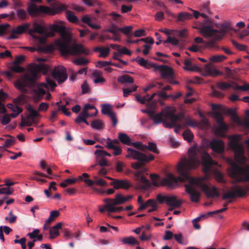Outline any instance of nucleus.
Segmentation results:
<instances>
[{
	"label": "nucleus",
	"instance_id": "21",
	"mask_svg": "<svg viewBox=\"0 0 249 249\" xmlns=\"http://www.w3.org/2000/svg\"><path fill=\"white\" fill-rule=\"evenodd\" d=\"M102 113L103 114L107 115L111 118L113 125L115 126L118 121L116 114L112 111L110 105L108 104H104L102 106Z\"/></svg>",
	"mask_w": 249,
	"mask_h": 249
},
{
	"label": "nucleus",
	"instance_id": "45",
	"mask_svg": "<svg viewBox=\"0 0 249 249\" xmlns=\"http://www.w3.org/2000/svg\"><path fill=\"white\" fill-rule=\"evenodd\" d=\"M182 135L184 139L187 141L188 142L192 141L194 138V135L190 130H186L183 133Z\"/></svg>",
	"mask_w": 249,
	"mask_h": 249
},
{
	"label": "nucleus",
	"instance_id": "18",
	"mask_svg": "<svg viewBox=\"0 0 249 249\" xmlns=\"http://www.w3.org/2000/svg\"><path fill=\"white\" fill-rule=\"evenodd\" d=\"M110 184L113 186V188L116 190L120 189L127 190L131 186L130 181L127 179H114L110 182Z\"/></svg>",
	"mask_w": 249,
	"mask_h": 249
},
{
	"label": "nucleus",
	"instance_id": "32",
	"mask_svg": "<svg viewBox=\"0 0 249 249\" xmlns=\"http://www.w3.org/2000/svg\"><path fill=\"white\" fill-rule=\"evenodd\" d=\"M235 197H241L246 194V191L240 186H236L232 188Z\"/></svg>",
	"mask_w": 249,
	"mask_h": 249
},
{
	"label": "nucleus",
	"instance_id": "14",
	"mask_svg": "<svg viewBox=\"0 0 249 249\" xmlns=\"http://www.w3.org/2000/svg\"><path fill=\"white\" fill-rule=\"evenodd\" d=\"M52 76L58 83L64 82L68 78L66 69L62 65H58L54 68L52 71Z\"/></svg>",
	"mask_w": 249,
	"mask_h": 249
},
{
	"label": "nucleus",
	"instance_id": "55",
	"mask_svg": "<svg viewBox=\"0 0 249 249\" xmlns=\"http://www.w3.org/2000/svg\"><path fill=\"white\" fill-rule=\"evenodd\" d=\"M184 125V126L189 125V126L194 127L197 125V123L195 120L188 118L186 119L185 123Z\"/></svg>",
	"mask_w": 249,
	"mask_h": 249
},
{
	"label": "nucleus",
	"instance_id": "4",
	"mask_svg": "<svg viewBox=\"0 0 249 249\" xmlns=\"http://www.w3.org/2000/svg\"><path fill=\"white\" fill-rule=\"evenodd\" d=\"M176 108L174 107L168 106L163 108L161 111L155 114L151 118L155 124L162 123L166 128H171L175 126L176 121L182 120L183 115L181 113L176 114Z\"/></svg>",
	"mask_w": 249,
	"mask_h": 249
},
{
	"label": "nucleus",
	"instance_id": "61",
	"mask_svg": "<svg viewBox=\"0 0 249 249\" xmlns=\"http://www.w3.org/2000/svg\"><path fill=\"white\" fill-rule=\"evenodd\" d=\"M234 197H235V195L234 194V193H233L232 189H231V190L225 193L222 196V198L223 199L232 198H234Z\"/></svg>",
	"mask_w": 249,
	"mask_h": 249
},
{
	"label": "nucleus",
	"instance_id": "52",
	"mask_svg": "<svg viewBox=\"0 0 249 249\" xmlns=\"http://www.w3.org/2000/svg\"><path fill=\"white\" fill-rule=\"evenodd\" d=\"M15 142V138L10 137L5 140L4 143L0 146L1 148H7L13 145Z\"/></svg>",
	"mask_w": 249,
	"mask_h": 249
},
{
	"label": "nucleus",
	"instance_id": "40",
	"mask_svg": "<svg viewBox=\"0 0 249 249\" xmlns=\"http://www.w3.org/2000/svg\"><path fill=\"white\" fill-rule=\"evenodd\" d=\"M91 126L92 128L97 130H101L103 129V123L99 120H96L92 121L91 124Z\"/></svg>",
	"mask_w": 249,
	"mask_h": 249
},
{
	"label": "nucleus",
	"instance_id": "59",
	"mask_svg": "<svg viewBox=\"0 0 249 249\" xmlns=\"http://www.w3.org/2000/svg\"><path fill=\"white\" fill-rule=\"evenodd\" d=\"M82 92L83 94H86L89 92V86L87 81H84L81 85Z\"/></svg>",
	"mask_w": 249,
	"mask_h": 249
},
{
	"label": "nucleus",
	"instance_id": "29",
	"mask_svg": "<svg viewBox=\"0 0 249 249\" xmlns=\"http://www.w3.org/2000/svg\"><path fill=\"white\" fill-rule=\"evenodd\" d=\"M118 138L120 141L123 144L130 145H131V139L125 133H120L118 135Z\"/></svg>",
	"mask_w": 249,
	"mask_h": 249
},
{
	"label": "nucleus",
	"instance_id": "62",
	"mask_svg": "<svg viewBox=\"0 0 249 249\" xmlns=\"http://www.w3.org/2000/svg\"><path fill=\"white\" fill-rule=\"evenodd\" d=\"M13 192V190L11 189L9 187H5V188H0V194H4V195H11Z\"/></svg>",
	"mask_w": 249,
	"mask_h": 249
},
{
	"label": "nucleus",
	"instance_id": "23",
	"mask_svg": "<svg viewBox=\"0 0 249 249\" xmlns=\"http://www.w3.org/2000/svg\"><path fill=\"white\" fill-rule=\"evenodd\" d=\"M203 75L205 76L215 77L220 74L211 64H206L203 68Z\"/></svg>",
	"mask_w": 249,
	"mask_h": 249
},
{
	"label": "nucleus",
	"instance_id": "37",
	"mask_svg": "<svg viewBox=\"0 0 249 249\" xmlns=\"http://www.w3.org/2000/svg\"><path fill=\"white\" fill-rule=\"evenodd\" d=\"M217 87L220 89L226 90L231 88L233 89V87H234V83L231 84L225 82H220L217 83Z\"/></svg>",
	"mask_w": 249,
	"mask_h": 249
},
{
	"label": "nucleus",
	"instance_id": "42",
	"mask_svg": "<svg viewBox=\"0 0 249 249\" xmlns=\"http://www.w3.org/2000/svg\"><path fill=\"white\" fill-rule=\"evenodd\" d=\"M184 63V66L183 67V69L184 70L189 71H194L195 70L196 67L193 65L190 59H185Z\"/></svg>",
	"mask_w": 249,
	"mask_h": 249
},
{
	"label": "nucleus",
	"instance_id": "17",
	"mask_svg": "<svg viewBox=\"0 0 249 249\" xmlns=\"http://www.w3.org/2000/svg\"><path fill=\"white\" fill-rule=\"evenodd\" d=\"M162 200H164L167 205L172 207L173 208H179L181 204L182 200L178 199L177 196L175 195H167L162 197Z\"/></svg>",
	"mask_w": 249,
	"mask_h": 249
},
{
	"label": "nucleus",
	"instance_id": "57",
	"mask_svg": "<svg viewBox=\"0 0 249 249\" xmlns=\"http://www.w3.org/2000/svg\"><path fill=\"white\" fill-rule=\"evenodd\" d=\"M110 49L108 47H102L99 56L105 58L109 54Z\"/></svg>",
	"mask_w": 249,
	"mask_h": 249
},
{
	"label": "nucleus",
	"instance_id": "10",
	"mask_svg": "<svg viewBox=\"0 0 249 249\" xmlns=\"http://www.w3.org/2000/svg\"><path fill=\"white\" fill-rule=\"evenodd\" d=\"M28 34L39 44H44L46 42V37L50 36L44 27L36 22L33 24V28L29 30Z\"/></svg>",
	"mask_w": 249,
	"mask_h": 249
},
{
	"label": "nucleus",
	"instance_id": "13",
	"mask_svg": "<svg viewBox=\"0 0 249 249\" xmlns=\"http://www.w3.org/2000/svg\"><path fill=\"white\" fill-rule=\"evenodd\" d=\"M213 160L214 162V163L211 165L210 167V170L208 172L205 173L206 175L203 177L198 178L199 180H201V181L202 180V183L205 185V188L201 187V189L205 192L206 195L208 197H212L214 196L218 197L219 196V194L217 191V188L216 187H213L212 189H210L209 188L207 185V181L208 178V174L211 171L212 166L217 164L216 161H214ZM204 173H205V172Z\"/></svg>",
	"mask_w": 249,
	"mask_h": 249
},
{
	"label": "nucleus",
	"instance_id": "38",
	"mask_svg": "<svg viewBox=\"0 0 249 249\" xmlns=\"http://www.w3.org/2000/svg\"><path fill=\"white\" fill-rule=\"evenodd\" d=\"M119 204H113V203H110V205H107L109 207V213H119L122 212L124 209L122 207H117Z\"/></svg>",
	"mask_w": 249,
	"mask_h": 249
},
{
	"label": "nucleus",
	"instance_id": "15",
	"mask_svg": "<svg viewBox=\"0 0 249 249\" xmlns=\"http://www.w3.org/2000/svg\"><path fill=\"white\" fill-rule=\"evenodd\" d=\"M212 151L217 154H222L225 150V143L221 139H213L209 144Z\"/></svg>",
	"mask_w": 249,
	"mask_h": 249
},
{
	"label": "nucleus",
	"instance_id": "19",
	"mask_svg": "<svg viewBox=\"0 0 249 249\" xmlns=\"http://www.w3.org/2000/svg\"><path fill=\"white\" fill-rule=\"evenodd\" d=\"M154 70H159L161 73V76L165 79H170L172 77L173 72L172 69L165 65H157L154 67Z\"/></svg>",
	"mask_w": 249,
	"mask_h": 249
},
{
	"label": "nucleus",
	"instance_id": "31",
	"mask_svg": "<svg viewBox=\"0 0 249 249\" xmlns=\"http://www.w3.org/2000/svg\"><path fill=\"white\" fill-rule=\"evenodd\" d=\"M118 81L121 84H132L134 83V79L131 76L126 74L119 76Z\"/></svg>",
	"mask_w": 249,
	"mask_h": 249
},
{
	"label": "nucleus",
	"instance_id": "27",
	"mask_svg": "<svg viewBox=\"0 0 249 249\" xmlns=\"http://www.w3.org/2000/svg\"><path fill=\"white\" fill-rule=\"evenodd\" d=\"M7 107L13 111V113L10 114L11 117H16L21 111L22 109L12 104H8L7 105Z\"/></svg>",
	"mask_w": 249,
	"mask_h": 249
},
{
	"label": "nucleus",
	"instance_id": "28",
	"mask_svg": "<svg viewBox=\"0 0 249 249\" xmlns=\"http://www.w3.org/2000/svg\"><path fill=\"white\" fill-rule=\"evenodd\" d=\"M136 61L140 65L144 67L147 69H149L150 67H155L156 64L153 63H149L147 60L144 59L142 57H137L136 58Z\"/></svg>",
	"mask_w": 249,
	"mask_h": 249
},
{
	"label": "nucleus",
	"instance_id": "22",
	"mask_svg": "<svg viewBox=\"0 0 249 249\" xmlns=\"http://www.w3.org/2000/svg\"><path fill=\"white\" fill-rule=\"evenodd\" d=\"M228 113L231 115V119L236 124L241 126L249 127V121L247 119H242L240 117L238 116L235 111L231 109L228 110Z\"/></svg>",
	"mask_w": 249,
	"mask_h": 249
},
{
	"label": "nucleus",
	"instance_id": "2",
	"mask_svg": "<svg viewBox=\"0 0 249 249\" xmlns=\"http://www.w3.org/2000/svg\"><path fill=\"white\" fill-rule=\"evenodd\" d=\"M49 68L48 65L44 63L31 65L30 73L17 79L15 83L16 88L23 93L28 92L27 88H32L33 97L36 101H39L43 98L46 100L50 99L51 95L49 90L56 86L55 83L49 78H46V83L36 82L38 74L40 72L47 73Z\"/></svg>",
	"mask_w": 249,
	"mask_h": 249
},
{
	"label": "nucleus",
	"instance_id": "58",
	"mask_svg": "<svg viewBox=\"0 0 249 249\" xmlns=\"http://www.w3.org/2000/svg\"><path fill=\"white\" fill-rule=\"evenodd\" d=\"M49 108V104L45 102L41 103L38 108V111H46Z\"/></svg>",
	"mask_w": 249,
	"mask_h": 249
},
{
	"label": "nucleus",
	"instance_id": "54",
	"mask_svg": "<svg viewBox=\"0 0 249 249\" xmlns=\"http://www.w3.org/2000/svg\"><path fill=\"white\" fill-rule=\"evenodd\" d=\"M125 167V164L122 161H118L116 163L115 168L117 172H122L124 168Z\"/></svg>",
	"mask_w": 249,
	"mask_h": 249
},
{
	"label": "nucleus",
	"instance_id": "26",
	"mask_svg": "<svg viewBox=\"0 0 249 249\" xmlns=\"http://www.w3.org/2000/svg\"><path fill=\"white\" fill-rule=\"evenodd\" d=\"M216 26L219 28V31L218 30L217 33L220 34L221 36H222V37L227 32L231 29V27L230 25L227 22L221 24H218Z\"/></svg>",
	"mask_w": 249,
	"mask_h": 249
},
{
	"label": "nucleus",
	"instance_id": "41",
	"mask_svg": "<svg viewBox=\"0 0 249 249\" xmlns=\"http://www.w3.org/2000/svg\"><path fill=\"white\" fill-rule=\"evenodd\" d=\"M143 146L144 148H147L148 150L154 153L158 154L159 152L155 143L149 142L148 145H144Z\"/></svg>",
	"mask_w": 249,
	"mask_h": 249
},
{
	"label": "nucleus",
	"instance_id": "49",
	"mask_svg": "<svg viewBox=\"0 0 249 249\" xmlns=\"http://www.w3.org/2000/svg\"><path fill=\"white\" fill-rule=\"evenodd\" d=\"M97 158V163L96 165L92 166L94 167L97 165H99L101 167H107L108 165L107 160L105 158Z\"/></svg>",
	"mask_w": 249,
	"mask_h": 249
},
{
	"label": "nucleus",
	"instance_id": "50",
	"mask_svg": "<svg viewBox=\"0 0 249 249\" xmlns=\"http://www.w3.org/2000/svg\"><path fill=\"white\" fill-rule=\"evenodd\" d=\"M27 110L29 113V117H40V114L37 111L34 109L32 107H28Z\"/></svg>",
	"mask_w": 249,
	"mask_h": 249
},
{
	"label": "nucleus",
	"instance_id": "51",
	"mask_svg": "<svg viewBox=\"0 0 249 249\" xmlns=\"http://www.w3.org/2000/svg\"><path fill=\"white\" fill-rule=\"evenodd\" d=\"M103 201L106 204L102 208L99 207V211L101 213H103L105 210H106L109 212V207L107 206V205L109 206V205H110V202L109 201V198H106L104 199Z\"/></svg>",
	"mask_w": 249,
	"mask_h": 249
},
{
	"label": "nucleus",
	"instance_id": "20",
	"mask_svg": "<svg viewBox=\"0 0 249 249\" xmlns=\"http://www.w3.org/2000/svg\"><path fill=\"white\" fill-rule=\"evenodd\" d=\"M217 123L218 126L214 128V133L216 135L223 136L224 132L227 130L228 126L224 123L223 118L219 114L217 117Z\"/></svg>",
	"mask_w": 249,
	"mask_h": 249
},
{
	"label": "nucleus",
	"instance_id": "48",
	"mask_svg": "<svg viewBox=\"0 0 249 249\" xmlns=\"http://www.w3.org/2000/svg\"><path fill=\"white\" fill-rule=\"evenodd\" d=\"M137 86H133L130 88L123 89V96L124 97H127L132 92L135 91L137 90Z\"/></svg>",
	"mask_w": 249,
	"mask_h": 249
},
{
	"label": "nucleus",
	"instance_id": "43",
	"mask_svg": "<svg viewBox=\"0 0 249 249\" xmlns=\"http://www.w3.org/2000/svg\"><path fill=\"white\" fill-rule=\"evenodd\" d=\"M35 122V119L33 117L28 116L25 118H22L21 120V125L26 126H30Z\"/></svg>",
	"mask_w": 249,
	"mask_h": 249
},
{
	"label": "nucleus",
	"instance_id": "60",
	"mask_svg": "<svg viewBox=\"0 0 249 249\" xmlns=\"http://www.w3.org/2000/svg\"><path fill=\"white\" fill-rule=\"evenodd\" d=\"M174 237L175 240H176V241L179 244H181V245H185L186 244L183 242V236L181 233H179L178 234H174Z\"/></svg>",
	"mask_w": 249,
	"mask_h": 249
},
{
	"label": "nucleus",
	"instance_id": "46",
	"mask_svg": "<svg viewBox=\"0 0 249 249\" xmlns=\"http://www.w3.org/2000/svg\"><path fill=\"white\" fill-rule=\"evenodd\" d=\"M226 58V56L223 55H215L212 56L209 58V60L215 62H220L223 61Z\"/></svg>",
	"mask_w": 249,
	"mask_h": 249
},
{
	"label": "nucleus",
	"instance_id": "64",
	"mask_svg": "<svg viewBox=\"0 0 249 249\" xmlns=\"http://www.w3.org/2000/svg\"><path fill=\"white\" fill-rule=\"evenodd\" d=\"M10 117V115L7 114L4 115L1 121V124L3 125L8 124L11 121Z\"/></svg>",
	"mask_w": 249,
	"mask_h": 249
},
{
	"label": "nucleus",
	"instance_id": "5",
	"mask_svg": "<svg viewBox=\"0 0 249 249\" xmlns=\"http://www.w3.org/2000/svg\"><path fill=\"white\" fill-rule=\"evenodd\" d=\"M199 32L205 38L213 37L205 44L206 47L210 50H218L219 48L215 44L216 40L222 38V36L218 34V30L213 29V23L212 20L206 19L197 27Z\"/></svg>",
	"mask_w": 249,
	"mask_h": 249
},
{
	"label": "nucleus",
	"instance_id": "35",
	"mask_svg": "<svg viewBox=\"0 0 249 249\" xmlns=\"http://www.w3.org/2000/svg\"><path fill=\"white\" fill-rule=\"evenodd\" d=\"M193 16L187 12H180L178 14V21H183L192 18Z\"/></svg>",
	"mask_w": 249,
	"mask_h": 249
},
{
	"label": "nucleus",
	"instance_id": "24",
	"mask_svg": "<svg viewBox=\"0 0 249 249\" xmlns=\"http://www.w3.org/2000/svg\"><path fill=\"white\" fill-rule=\"evenodd\" d=\"M92 78L95 84L103 83L105 82V79L102 77V73L99 70H95L92 73Z\"/></svg>",
	"mask_w": 249,
	"mask_h": 249
},
{
	"label": "nucleus",
	"instance_id": "1",
	"mask_svg": "<svg viewBox=\"0 0 249 249\" xmlns=\"http://www.w3.org/2000/svg\"><path fill=\"white\" fill-rule=\"evenodd\" d=\"M188 158L181 159L177 166V171L179 176L175 177L172 173H167L160 182L158 180L159 176L156 174H151L150 178L154 185H162L169 188L174 189L178 185V182L187 181L185 177H189V172L196 168L200 164L199 158L201 159V164L203 172L210 170L211 165L214 163L211 156L203 148L196 149L191 147L188 150Z\"/></svg>",
	"mask_w": 249,
	"mask_h": 249
},
{
	"label": "nucleus",
	"instance_id": "33",
	"mask_svg": "<svg viewBox=\"0 0 249 249\" xmlns=\"http://www.w3.org/2000/svg\"><path fill=\"white\" fill-rule=\"evenodd\" d=\"M80 236V233L78 232L71 233L67 230L64 231V236L66 239H71L74 237L76 240H79Z\"/></svg>",
	"mask_w": 249,
	"mask_h": 249
},
{
	"label": "nucleus",
	"instance_id": "47",
	"mask_svg": "<svg viewBox=\"0 0 249 249\" xmlns=\"http://www.w3.org/2000/svg\"><path fill=\"white\" fill-rule=\"evenodd\" d=\"M16 15L17 17L21 19H24L26 18L27 16V14L26 11L22 9H18L16 10Z\"/></svg>",
	"mask_w": 249,
	"mask_h": 249
},
{
	"label": "nucleus",
	"instance_id": "3",
	"mask_svg": "<svg viewBox=\"0 0 249 249\" xmlns=\"http://www.w3.org/2000/svg\"><path fill=\"white\" fill-rule=\"evenodd\" d=\"M51 28L52 31L60 34V38L56 40L54 43L63 56L88 55L89 53V50L86 49L83 45L72 43L71 35L64 26L54 24Z\"/></svg>",
	"mask_w": 249,
	"mask_h": 249
},
{
	"label": "nucleus",
	"instance_id": "8",
	"mask_svg": "<svg viewBox=\"0 0 249 249\" xmlns=\"http://www.w3.org/2000/svg\"><path fill=\"white\" fill-rule=\"evenodd\" d=\"M64 9L65 6L62 4L55 7L50 8L42 5L37 6L34 3H32L28 6L27 11L29 15L33 17L37 16L40 13H44L53 15L59 13Z\"/></svg>",
	"mask_w": 249,
	"mask_h": 249
},
{
	"label": "nucleus",
	"instance_id": "34",
	"mask_svg": "<svg viewBox=\"0 0 249 249\" xmlns=\"http://www.w3.org/2000/svg\"><path fill=\"white\" fill-rule=\"evenodd\" d=\"M122 241L125 244L131 245H139V242L133 236H128L123 238Z\"/></svg>",
	"mask_w": 249,
	"mask_h": 249
},
{
	"label": "nucleus",
	"instance_id": "30",
	"mask_svg": "<svg viewBox=\"0 0 249 249\" xmlns=\"http://www.w3.org/2000/svg\"><path fill=\"white\" fill-rule=\"evenodd\" d=\"M109 200L110 203H113V204L120 205L125 203L124 196L121 194H117L114 199L109 198Z\"/></svg>",
	"mask_w": 249,
	"mask_h": 249
},
{
	"label": "nucleus",
	"instance_id": "7",
	"mask_svg": "<svg viewBox=\"0 0 249 249\" xmlns=\"http://www.w3.org/2000/svg\"><path fill=\"white\" fill-rule=\"evenodd\" d=\"M188 183L185 184V191L190 196L191 200L193 202H197L199 200L200 193L196 190V188H200L203 187L205 188V185L202 183V180H199V178H194L190 176L189 177H185Z\"/></svg>",
	"mask_w": 249,
	"mask_h": 249
},
{
	"label": "nucleus",
	"instance_id": "16",
	"mask_svg": "<svg viewBox=\"0 0 249 249\" xmlns=\"http://www.w3.org/2000/svg\"><path fill=\"white\" fill-rule=\"evenodd\" d=\"M30 24L28 23L20 24L11 31V35L8 37V39H14L18 38L17 35H21L25 33L29 29Z\"/></svg>",
	"mask_w": 249,
	"mask_h": 249
},
{
	"label": "nucleus",
	"instance_id": "36",
	"mask_svg": "<svg viewBox=\"0 0 249 249\" xmlns=\"http://www.w3.org/2000/svg\"><path fill=\"white\" fill-rule=\"evenodd\" d=\"M59 214V212L57 210L51 211L49 218L46 220V224H50L52 222L55 220Z\"/></svg>",
	"mask_w": 249,
	"mask_h": 249
},
{
	"label": "nucleus",
	"instance_id": "63",
	"mask_svg": "<svg viewBox=\"0 0 249 249\" xmlns=\"http://www.w3.org/2000/svg\"><path fill=\"white\" fill-rule=\"evenodd\" d=\"M132 29L131 26H125L120 28V31L122 32L124 34L128 35Z\"/></svg>",
	"mask_w": 249,
	"mask_h": 249
},
{
	"label": "nucleus",
	"instance_id": "44",
	"mask_svg": "<svg viewBox=\"0 0 249 249\" xmlns=\"http://www.w3.org/2000/svg\"><path fill=\"white\" fill-rule=\"evenodd\" d=\"M107 31L113 35H117L119 34L120 28L116 24L113 23L109 26L108 29H107Z\"/></svg>",
	"mask_w": 249,
	"mask_h": 249
},
{
	"label": "nucleus",
	"instance_id": "12",
	"mask_svg": "<svg viewBox=\"0 0 249 249\" xmlns=\"http://www.w3.org/2000/svg\"><path fill=\"white\" fill-rule=\"evenodd\" d=\"M127 158H132L141 162H147L154 159V157L152 154L146 155L131 148H127Z\"/></svg>",
	"mask_w": 249,
	"mask_h": 249
},
{
	"label": "nucleus",
	"instance_id": "11",
	"mask_svg": "<svg viewBox=\"0 0 249 249\" xmlns=\"http://www.w3.org/2000/svg\"><path fill=\"white\" fill-rule=\"evenodd\" d=\"M132 167L135 169H139L133 173L135 180L139 181L142 184L140 187L145 188L150 186V183L145 177L144 174L147 171V169L145 167L141 168V164L138 162L132 164Z\"/></svg>",
	"mask_w": 249,
	"mask_h": 249
},
{
	"label": "nucleus",
	"instance_id": "25",
	"mask_svg": "<svg viewBox=\"0 0 249 249\" xmlns=\"http://www.w3.org/2000/svg\"><path fill=\"white\" fill-rule=\"evenodd\" d=\"M62 228V223L59 222L50 229V235L51 239H53L59 235V230Z\"/></svg>",
	"mask_w": 249,
	"mask_h": 249
},
{
	"label": "nucleus",
	"instance_id": "6",
	"mask_svg": "<svg viewBox=\"0 0 249 249\" xmlns=\"http://www.w3.org/2000/svg\"><path fill=\"white\" fill-rule=\"evenodd\" d=\"M241 137L240 135L236 134L229 136V145L234 152V159L240 164H245L247 158L244 156L245 150L243 143H239Z\"/></svg>",
	"mask_w": 249,
	"mask_h": 249
},
{
	"label": "nucleus",
	"instance_id": "39",
	"mask_svg": "<svg viewBox=\"0 0 249 249\" xmlns=\"http://www.w3.org/2000/svg\"><path fill=\"white\" fill-rule=\"evenodd\" d=\"M72 62L78 66H85L89 63V61L84 57H79L74 59Z\"/></svg>",
	"mask_w": 249,
	"mask_h": 249
},
{
	"label": "nucleus",
	"instance_id": "56",
	"mask_svg": "<svg viewBox=\"0 0 249 249\" xmlns=\"http://www.w3.org/2000/svg\"><path fill=\"white\" fill-rule=\"evenodd\" d=\"M67 19L71 22L75 23L78 21V18L74 15L71 13H67Z\"/></svg>",
	"mask_w": 249,
	"mask_h": 249
},
{
	"label": "nucleus",
	"instance_id": "53",
	"mask_svg": "<svg viewBox=\"0 0 249 249\" xmlns=\"http://www.w3.org/2000/svg\"><path fill=\"white\" fill-rule=\"evenodd\" d=\"M234 90H241L243 91H247L249 90V84H244L242 86H237L234 83V87H233Z\"/></svg>",
	"mask_w": 249,
	"mask_h": 249
},
{
	"label": "nucleus",
	"instance_id": "9",
	"mask_svg": "<svg viewBox=\"0 0 249 249\" xmlns=\"http://www.w3.org/2000/svg\"><path fill=\"white\" fill-rule=\"evenodd\" d=\"M230 176L239 182L249 181V165L241 167L233 162L230 170Z\"/></svg>",
	"mask_w": 249,
	"mask_h": 249
}]
</instances>
